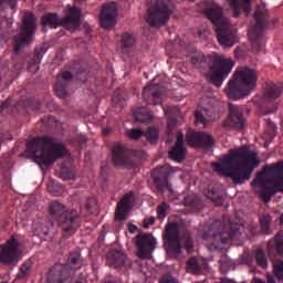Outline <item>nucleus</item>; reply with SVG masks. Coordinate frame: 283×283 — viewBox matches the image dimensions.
Returning a JSON list of instances; mask_svg holds the SVG:
<instances>
[{
  "instance_id": "38",
  "label": "nucleus",
  "mask_w": 283,
  "mask_h": 283,
  "mask_svg": "<svg viewBox=\"0 0 283 283\" xmlns=\"http://www.w3.org/2000/svg\"><path fill=\"white\" fill-rule=\"evenodd\" d=\"M261 223V231L264 235H270L271 233V217L270 216H263L260 219Z\"/></svg>"
},
{
  "instance_id": "39",
  "label": "nucleus",
  "mask_w": 283,
  "mask_h": 283,
  "mask_svg": "<svg viewBox=\"0 0 283 283\" xmlns=\"http://www.w3.org/2000/svg\"><path fill=\"white\" fill-rule=\"evenodd\" d=\"M127 211H129V208H125L117 203L115 209V220H118L119 222L127 220Z\"/></svg>"
},
{
  "instance_id": "48",
  "label": "nucleus",
  "mask_w": 283,
  "mask_h": 283,
  "mask_svg": "<svg viewBox=\"0 0 283 283\" xmlns=\"http://www.w3.org/2000/svg\"><path fill=\"white\" fill-rule=\"evenodd\" d=\"M195 123L196 125H202V127H207V118L200 111L195 112Z\"/></svg>"
},
{
  "instance_id": "23",
  "label": "nucleus",
  "mask_w": 283,
  "mask_h": 283,
  "mask_svg": "<svg viewBox=\"0 0 283 283\" xmlns=\"http://www.w3.org/2000/svg\"><path fill=\"white\" fill-rule=\"evenodd\" d=\"M266 253L270 260H280V258H283V237L280 232L268 242Z\"/></svg>"
},
{
  "instance_id": "47",
  "label": "nucleus",
  "mask_w": 283,
  "mask_h": 283,
  "mask_svg": "<svg viewBox=\"0 0 283 283\" xmlns=\"http://www.w3.org/2000/svg\"><path fill=\"white\" fill-rule=\"evenodd\" d=\"M97 202L95 198H86L84 202V209L88 211V213H92L96 207Z\"/></svg>"
},
{
  "instance_id": "9",
  "label": "nucleus",
  "mask_w": 283,
  "mask_h": 283,
  "mask_svg": "<svg viewBox=\"0 0 283 283\" xmlns=\"http://www.w3.org/2000/svg\"><path fill=\"white\" fill-rule=\"evenodd\" d=\"M254 19L256 23L252 30L249 31V39L251 41L253 52H260L262 50V45H264V35H262V30H266V28L271 25L266 8L258 7L254 12Z\"/></svg>"
},
{
  "instance_id": "53",
  "label": "nucleus",
  "mask_w": 283,
  "mask_h": 283,
  "mask_svg": "<svg viewBox=\"0 0 283 283\" xmlns=\"http://www.w3.org/2000/svg\"><path fill=\"white\" fill-rule=\"evenodd\" d=\"M64 180H74V172L69 171L63 176Z\"/></svg>"
},
{
  "instance_id": "50",
  "label": "nucleus",
  "mask_w": 283,
  "mask_h": 283,
  "mask_svg": "<svg viewBox=\"0 0 283 283\" xmlns=\"http://www.w3.org/2000/svg\"><path fill=\"white\" fill-rule=\"evenodd\" d=\"M3 6H10L11 10L17 8V0H0V8Z\"/></svg>"
},
{
  "instance_id": "18",
  "label": "nucleus",
  "mask_w": 283,
  "mask_h": 283,
  "mask_svg": "<svg viewBox=\"0 0 283 283\" xmlns=\"http://www.w3.org/2000/svg\"><path fill=\"white\" fill-rule=\"evenodd\" d=\"M72 272L67 271V266L62 263H55L51 266L46 273L45 282L46 283H65L73 280Z\"/></svg>"
},
{
  "instance_id": "59",
  "label": "nucleus",
  "mask_w": 283,
  "mask_h": 283,
  "mask_svg": "<svg viewBox=\"0 0 283 283\" xmlns=\"http://www.w3.org/2000/svg\"><path fill=\"white\" fill-rule=\"evenodd\" d=\"M280 224H283V214L280 217Z\"/></svg>"
},
{
  "instance_id": "21",
  "label": "nucleus",
  "mask_w": 283,
  "mask_h": 283,
  "mask_svg": "<svg viewBox=\"0 0 283 283\" xmlns=\"http://www.w3.org/2000/svg\"><path fill=\"white\" fill-rule=\"evenodd\" d=\"M83 264H85V259H83L81 250H73L69 253L66 263L63 266H66L67 272L74 277L76 272L83 269Z\"/></svg>"
},
{
  "instance_id": "49",
  "label": "nucleus",
  "mask_w": 283,
  "mask_h": 283,
  "mask_svg": "<svg viewBox=\"0 0 283 283\" xmlns=\"http://www.w3.org/2000/svg\"><path fill=\"white\" fill-rule=\"evenodd\" d=\"M178 120L174 116L167 117V129L168 132H172L174 127H176Z\"/></svg>"
},
{
  "instance_id": "14",
  "label": "nucleus",
  "mask_w": 283,
  "mask_h": 283,
  "mask_svg": "<svg viewBox=\"0 0 283 283\" xmlns=\"http://www.w3.org/2000/svg\"><path fill=\"white\" fill-rule=\"evenodd\" d=\"M178 171V168L168 166H163L156 168L153 174V182L159 193H165V189H171V184L169 179Z\"/></svg>"
},
{
  "instance_id": "57",
  "label": "nucleus",
  "mask_w": 283,
  "mask_h": 283,
  "mask_svg": "<svg viewBox=\"0 0 283 283\" xmlns=\"http://www.w3.org/2000/svg\"><path fill=\"white\" fill-rule=\"evenodd\" d=\"M6 107H8V102H4L2 105H0V112L6 109Z\"/></svg>"
},
{
  "instance_id": "56",
  "label": "nucleus",
  "mask_w": 283,
  "mask_h": 283,
  "mask_svg": "<svg viewBox=\"0 0 283 283\" xmlns=\"http://www.w3.org/2000/svg\"><path fill=\"white\" fill-rule=\"evenodd\" d=\"M249 229L252 235H255V233H258V227L250 226Z\"/></svg>"
},
{
  "instance_id": "44",
  "label": "nucleus",
  "mask_w": 283,
  "mask_h": 283,
  "mask_svg": "<svg viewBox=\"0 0 283 283\" xmlns=\"http://www.w3.org/2000/svg\"><path fill=\"white\" fill-rule=\"evenodd\" d=\"M31 269H32V265H30V263L22 264L20 268V273L18 274V277L20 280H23V277H28V275H30Z\"/></svg>"
},
{
  "instance_id": "30",
  "label": "nucleus",
  "mask_w": 283,
  "mask_h": 283,
  "mask_svg": "<svg viewBox=\"0 0 283 283\" xmlns=\"http://www.w3.org/2000/svg\"><path fill=\"white\" fill-rule=\"evenodd\" d=\"M275 193H282V191L276 188L275 184H273V187L263 186L260 187L259 198L266 205L268 202H271V198H273Z\"/></svg>"
},
{
  "instance_id": "33",
  "label": "nucleus",
  "mask_w": 283,
  "mask_h": 283,
  "mask_svg": "<svg viewBox=\"0 0 283 283\" xmlns=\"http://www.w3.org/2000/svg\"><path fill=\"white\" fill-rule=\"evenodd\" d=\"M45 51H43V49L41 50H35L33 57L31 59V61L29 62L28 65V71L31 72L32 74H36V72H39V69L41 65V61L43 59V53Z\"/></svg>"
},
{
  "instance_id": "52",
  "label": "nucleus",
  "mask_w": 283,
  "mask_h": 283,
  "mask_svg": "<svg viewBox=\"0 0 283 283\" xmlns=\"http://www.w3.org/2000/svg\"><path fill=\"white\" fill-rule=\"evenodd\" d=\"M185 205H186V207H193V205H196V202L193 201V198L191 196H188L185 198Z\"/></svg>"
},
{
  "instance_id": "12",
  "label": "nucleus",
  "mask_w": 283,
  "mask_h": 283,
  "mask_svg": "<svg viewBox=\"0 0 283 283\" xmlns=\"http://www.w3.org/2000/svg\"><path fill=\"white\" fill-rule=\"evenodd\" d=\"M21 255V243L17 238L11 237L4 244L0 245L1 264H17Z\"/></svg>"
},
{
  "instance_id": "8",
  "label": "nucleus",
  "mask_w": 283,
  "mask_h": 283,
  "mask_svg": "<svg viewBox=\"0 0 283 283\" xmlns=\"http://www.w3.org/2000/svg\"><path fill=\"white\" fill-rule=\"evenodd\" d=\"M36 34V15L27 11L22 17L19 36H13V50L19 53L25 45L32 43V36Z\"/></svg>"
},
{
  "instance_id": "28",
  "label": "nucleus",
  "mask_w": 283,
  "mask_h": 283,
  "mask_svg": "<svg viewBox=\"0 0 283 283\" xmlns=\"http://www.w3.org/2000/svg\"><path fill=\"white\" fill-rule=\"evenodd\" d=\"M283 85L270 83L265 84V92L263 94V98L265 101H275L279 96H282Z\"/></svg>"
},
{
  "instance_id": "35",
  "label": "nucleus",
  "mask_w": 283,
  "mask_h": 283,
  "mask_svg": "<svg viewBox=\"0 0 283 283\" xmlns=\"http://www.w3.org/2000/svg\"><path fill=\"white\" fill-rule=\"evenodd\" d=\"M271 262L273 266L274 276L277 277L280 281H283V260L275 259V260H271Z\"/></svg>"
},
{
  "instance_id": "46",
  "label": "nucleus",
  "mask_w": 283,
  "mask_h": 283,
  "mask_svg": "<svg viewBox=\"0 0 283 283\" xmlns=\"http://www.w3.org/2000/svg\"><path fill=\"white\" fill-rule=\"evenodd\" d=\"M128 136L132 140H138L142 136H145V132L140 128H133L129 130Z\"/></svg>"
},
{
  "instance_id": "6",
  "label": "nucleus",
  "mask_w": 283,
  "mask_h": 283,
  "mask_svg": "<svg viewBox=\"0 0 283 283\" xmlns=\"http://www.w3.org/2000/svg\"><path fill=\"white\" fill-rule=\"evenodd\" d=\"M175 10L176 4L171 0H155L146 9L145 21L150 28H163L167 25Z\"/></svg>"
},
{
  "instance_id": "62",
  "label": "nucleus",
  "mask_w": 283,
  "mask_h": 283,
  "mask_svg": "<svg viewBox=\"0 0 283 283\" xmlns=\"http://www.w3.org/2000/svg\"><path fill=\"white\" fill-rule=\"evenodd\" d=\"M188 1H196V0H188Z\"/></svg>"
},
{
  "instance_id": "29",
  "label": "nucleus",
  "mask_w": 283,
  "mask_h": 283,
  "mask_svg": "<svg viewBox=\"0 0 283 283\" xmlns=\"http://www.w3.org/2000/svg\"><path fill=\"white\" fill-rule=\"evenodd\" d=\"M41 25H48L49 28H63V20L59 18V13H46L41 19Z\"/></svg>"
},
{
  "instance_id": "34",
  "label": "nucleus",
  "mask_w": 283,
  "mask_h": 283,
  "mask_svg": "<svg viewBox=\"0 0 283 283\" xmlns=\"http://www.w3.org/2000/svg\"><path fill=\"white\" fill-rule=\"evenodd\" d=\"M136 45V38L132 33H123L120 39L122 52L127 53L129 50H134Z\"/></svg>"
},
{
  "instance_id": "54",
  "label": "nucleus",
  "mask_w": 283,
  "mask_h": 283,
  "mask_svg": "<svg viewBox=\"0 0 283 283\" xmlns=\"http://www.w3.org/2000/svg\"><path fill=\"white\" fill-rule=\"evenodd\" d=\"M137 229H138V227H136L135 224H133V223L128 224L129 233H136Z\"/></svg>"
},
{
  "instance_id": "41",
  "label": "nucleus",
  "mask_w": 283,
  "mask_h": 283,
  "mask_svg": "<svg viewBox=\"0 0 283 283\" xmlns=\"http://www.w3.org/2000/svg\"><path fill=\"white\" fill-rule=\"evenodd\" d=\"M266 182H271V179H266L264 172H258L256 177L252 180L251 186L255 187V185H258V187H264L266 186Z\"/></svg>"
},
{
  "instance_id": "25",
  "label": "nucleus",
  "mask_w": 283,
  "mask_h": 283,
  "mask_svg": "<svg viewBox=\"0 0 283 283\" xmlns=\"http://www.w3.org/2000/svg\"><path fill=\"white\" fill-rule=\"evenodd\" d=\"M72 73L67 71L62 73L61 75H57V81L55 83L54 90L59 98H67V96H70V93H67V83L72 81Z\"/></svg>"
},
{
  "instance_id": "24",
  "label": "nucleus",
  "mask_w": 283,
  "mask_h": 283,
  "mask_svg": "<svg viewBox=\"0 0 283 283\" xmlns=\"http://www.w3.org/2000/svg\"><path fill=\"white\" fill-rule=\"evenodd\" d=\"M106 264L113 269H120V266H132V261L127 260L125 252L112 250L106 254Z\"/></svg>"
},
{
  "instance_id": "40",
  "label": "nucleus",
  "mask_w": 283,
  "mask_h": 283,
  "mask_svg": "<svg viewBox=\"0 0 283 283\" xmlns=\"http://www.w3.org/2000/svg\"><path fill=\"white\" fill-rule=\"evenodd\" d=\"M182 240H184V249H186L188 253H191L193 251V239L191 238V232L186 231L184 233Z\"/></svg>"
},
{
  "instance_id": "55",
  "label": "nucleus",
  "mask_w": 283,
  "mask_h": 283,
  "mask_svg": "<svg viewBox=\"0 0 283 283\" xmlns=\"http://www.w3.org/2000/svg\"><path fill=\"white\" fill-rule=\"evenodd\" d=\"M174 109H176V108H171V107L167 106V107H164V113L166 116H169V114H171V112H174Z\"/></svg>"
},
{
  "instance_id": "51",
  "label": "nucleus",
  "mask_w": 283,
  "mask_h": 283,
  "mask_svg": "<svg viewBox=\"0 0 283 283\" xmlns=\"http://www.w3.org/2000/svg\"><path fill=\"white\" fill-rule=\"evenodd\" d=\"M155 223H156V218L155 217H149L147 219H144L143 227H144V229H149V227H151Z\"/></svg>"
},
{
  "instance_id": "20",
  "label": "nucleus",
  "mask_w": 283,
  "mask_h": 283,
  "mask_svg": "<svg viewBox=\"0 0 283 283\" xmlns=\"http://www.w3.org/2000/svg\"><path fill=\"white\" fill-rule=\"evenodd\" d=\"M168 158L175 163H182L187 158V148L185 147V135L182 132L177 133V142L168 151Z\"/></svg>"
},
{
  "instance_id": "17",
  "label": "nucleus",
  "mask_w": 283,
  "mask_h": 283,
  "mask_svg": "<svg viewBox=\"0 0 283 283\" xmlns=\"http://www.w3.org/2000/svg\"><path fill=\"white\" fill-rule=\"evenodd\" d=\"M116 17H118V6L116 2L103 4L99 21L104 30H112L116 25Z\"/></svg>"
},
{
  "instance_id": "7",
  "label": "nucleus",
  "mask_w": 283,
  "mask_h": 283,
  "mask_svg": "<svg viewBox=\"0 0 283 283\" xmlns=\"http://www.w3.org/2000/svg\"><path fill=\"white\" fill-rule=\"evenodd\" d=\"M209 72L206 76L212 85L216 87H222V81L231 74L233 62L222 55H218V53L209 55Z\"/></svg>"
},
{
  "instance_id": "19",
  "label": "nucleus",
  "mask_w": 283,
  "mask_h": 283,
  "mask_svg": "<svg viewBox=\"0 0 283 283\" xmlns=\"http://www.w3.org/2000/svg\"><path fill=\"white\" fill-rule=\"evenodd\" d=\"M165 88L160 84H148L144 87L142 96L147 105H163Z\"/></svg>"
},
{
  "instance_id": "42",
  "label": "nucleus",
  "mask_w": 283,
  "mask_h": 283,
  "mask_svg": "<svg viewBox=\"0 0 283 283\" xmlns=\"http://www.w3.org/2000/svg\"><path fill=\"white\" fill-rule=\"evenodd\" d=\"M132 200H134V191H129L128 193L124 195L117 205H119V207L129 209V207H132Z\"/></svg>"
},
{
  "instance_id": "22",
  "label": "nucleus",
  "mask_w": 283,
  "mask_h": 283,
  "mask_svg": "<svg viewBox=\"0 0 283 283\" xmlns=\"http://www.w3.org/2000/svg\"><path fill=\"white\" fill-rule=\"evenodd\" d=\"M112 160L114 167H125L129 165V149L122 144H116L112 149Z\"/></svg>"
},
{
  "instance_id": "10",
  "label": "nucleus",
  "mask_w": 283,
  "mask_h": 283,
  "mask_svg": "<svg viewBox=\"0 0 283 283\" xmlns=\"http://www.w3.org/2000/svg\"><path fill=\"white\" fill-rule=\"evenodd\" d=\"M238 233V226L232 223L224 224L222 221H214L208 230V235L216 249H218L220 244H227L229 240L235 238Z\"/></svg>"
},
{
  "instance_id": "60",
  "label": "nucleus",
  "mask_w": 283,
  "mask_h": 283,
  "mask_svg": "<svg viewBox=\"0 0 283 283\" xmlns=\"http://www.w3.org/2000/svg\"><path fill=\"white\" fill-rule=\"evenodd\" d=\"M211 198V200H216V198H218V197H216V195H213L212 197H210Z\"/></svg>"
},
{
  "instance_id": "16",
  "label": "nucleus",
  "mask_w": 283,
  "mask_h": 283,
  "mask_svg": "<svg viewBox=\"0 0 283 283\" xmlns=\"http://www.w3.org/2000/svg\"><path fill=\"white\" fill-rule=\"evenodd\" d=\"M81 17H83V11L76 6H66L64 10V17L62 18V28L74 32L81 28Z\"/></svg>"
},
{
  "instance_id": "63",
  "label": "nucleus",
  "mask_w": 283,
  "mask_h": 283,
  "mask_svg": "<svg viewBox=\"0 0 283 283\" xmlns=\"http://www.w3.org/2000/svg\"><path fill=\"white\" fill-rule=\"evenodd\" d=\"M0 283H8V282H0Z\"/></svg>"
},
{
  "instance_id": "13",
  "label": "nucleus",
  "mask_w": 283,
  "mask_h": 283,
  "mask_svg": "<svg viewBox=\"0 0 283 283\" xmlns=\"http://www.w3.org/2000/svg\"><path fill=\"white\" fill-rule=\"evenodd\" d=\"M135 247L139 260H150L156 249V238L151 233H139L135 238Z\"/></svg>"
},
{
  "instance_id": "5",
  "label": "nucleus",
  "mask_w": 283,
  "mask_h": 283,
  "mask_svg": "<svg viewBox=\"0 0 283 283\" xmlns=\"http://www.w3.org/2000/svg\"><path fill=\"white\" fill-rule=\"evenodd\" d=\"M49 213L57 227L62 229L63 238H72L81 229V214L78 211L70 210L59 201L50 203Z\"/></svg>"
},
{
  "instance_id": "58",
  "label": "nucleus",
  "mask_w": 283,
  "mask_h": 283,
  "mask_svg": "<svg viewBox=\"0 0 283 283\" xmlns=\"http://www.w3.org/2000/svg\"><path fill=\"white\" fill-rule=\"evenodd\" d=\"M113 101L114 103H118L119 101H122L120 97L116 96V94L113 96Z\"/></svg>"
},
{
  "instance_id": "36",
  "label": "nucleus",
  "mask_w": 283,
  "mask_h": 283,
  "mask_svg": "<svg viewBox=\"0 0 283 283\" xmlns=\"http://www.w3.org/2000/svg\"><path fill=\"white\" fill-rule=\"evenodd\" d=\"M255 261L258 266H261V269H266L269 266V261H266V254L262 249L255 250Z\"/></svg>"
},
{
  "instance_id": "4",
  "label": "nucleus",
  "mask_w": 283,
  "mask_h": 283,
  "mask_svg": "<svg viewBox=\"0 0 283 283\" xmlns=\"http://www.w3.org/2000/svg\"><path fill=\"white\" fill-rule=\"evenodd\" d=\"M205 14L212 25H216L217 39L222 48H233L237 31L229 19L224 18L222 7L212 3L206 9Z\"/></svg>"
},
{
  "instance_id": "11",
  "label": "nucleus",
  "mask_w": 283,
  "mask_h": 283,
  "mask_svg": "<svg viewBox=\"0 0 283 283\" xmlns=\"http://www.w3.org/2000/svg\"><path fill=\"white\" fill-rule=\"evenodd\" d=\"M164 242L166 244V251L168 255H180L182 245L180 244V227L176 222H169L166 224L164 231Z\"/></svg>"
},
{
  "instance_id": "15",
  "label": "nucleus",
  "mask_w": 283,
  "mask_h": 283,
  "mask_svg": "<svg viewBox=\"0 0 283 283\" xmlns=\"http://www.w3.org/2000/svg\"><path fill=\"white\" fill-rule=\"evenodd\" d=\"M186 143L189 147L211 149V147L216 145V138H213V135L206 132L188 130L186 134Z\"/></svg>"
},
{
  "instance_id": "26",
  "label": "nucleus",
  "mask_w": 283,
  "mask_h": 283,
  "mask_svg": "<svg viewBox=\"0 0 283 283\" xmlns=\"http://www.w3.org/2000/svg\"><path fill=\"white\" fill-rule=\"evenodd\" d=\"M229 107V118L232 127L235 129H244V125H247V119H244V115L240 112V107L238 105L228 104Z\"/></svg>"
},
{
  "instance_id": "1",
  "label": "nucleus",
  "mask_w": 283,
  "mask_h": 283,
  "mask_svg": "<svg viewBox=\"0 0 283 283\" xmlns=\"http://www.w3.org/2000/svg\"><path fill=\"white\" fill-rule=\"evenodd\" d=\"M211 167L217 174L231 178L234 185H244L251 180V174L256 167H260L258 153L250 150L247 146L230 149L229 154L219 159V163H212Z\"/></svg>"
},
{
  "instance_id": "43",
  "label": "nucleus",
  "mask_w": 283,
  "mask_h": 283,
  "mask_svg": "<svg viewBox=\"0 0 283 283\" xmlns=\"http://www.w3.org/2000/svg\"><path fill=\"white\" fill-rule=\"evenodd\" d=\"M169 211V205L163 202L157 207V219L165 220L167 218V212Z\"/></svg>"
},
{
  "instance_id": "3",
  "label": "nucleus",
  "mask_w": 283,
  "mask_h": 283,
  "mask_svg": "<svg viewBox=\"0 0 283 283\" xmlns=\"http://www.w3.org/2000/svg\"><path fill=\"white\" fill-rule=\"evenodd\" d=\"M258 85V71L247 66L239 67L228 84L226 93L232 101L249 96Z\"/></svg>"
},
{
  "instance_id": "32",
  "label": "nucleus",
  "mask_w": 283,
  "mask_h": 283,
  "mask_svg": "<svg viewBox=\"0 0 283 283\" xmlns=\"http://www.w3.org/2000/svg\"><path fill=\"white\" fill-rule=\"evenodd\" d=\"M134 118L137 123H151L154 114L147 107L142 106L134 112Z\"/></svg>"
},
{
  "instance_id": "27",
  "label": "nucleus",
  "mask_w": 283,
  "mask_h": 283,
  "mask_svg": "<svg viewBox=\"0 0 283 283\" xmlns=\"http://www.w3.org/2000/svg\"><path fill=\"white\" fill-rule=\"evenodd\" d=\"M230 3V8L232 9V17L238 18L242 12H244L245 17H249V12H251V0H227Z\"/></svg>"
},
{
  "instance_id": "45",
  "label": "nucleus",
  "mask_w": 283,
  "mask_h": 283,
  "mask_svg": "<svg viewBox=\"0 0 283 283\" xmlns=\"http://www.w3.org/2000/svg\"><path fill=\"white\" fill-rule=\"evenodd\" d=\"M190 63L192 65H200V63H205V53H195L190 56Z\"/></svg>"
},
{
  "instance_id": "61",
  "label": "nucleus",
  "mask_w": 283,
  "mask_h": 283,
  "mask_svg": "<svg viewBox=\"0 0 283 283\" xmlns=\"http://www.w3.org/2000/svg\"><path fill=\"white\" fill-rule=\"evenodd\" d=\"M103 134L106 135V134H107V130L104 129V130H103Z\"/></svg>"
},
{
  "instance_id": "31",
  "label": "nucleus",
  "mask_w": 283,
  "mask_h": 283,
  "mask_svg": "<svg viewBox=\"0 0 283 283\" xmlns=\"http://www.w3.org/2000/svg\"><path fill=\"white\" fill-rule=\"evenodd\" d=\"M207 268V263L200 262L197 258H190L187 261V272L192 273V275H200L202 269Z\"/></svg>"
},
{
  "instance_id": "2",
  "label": "nucleus",
  "mask_w": 283,
  "mask_h": 283,
  "mask_svg": "<svg viewBox=\"0 0 283 283\" xmlns=\"http://www.w3.org/2000/svg\"><path fill=\"white\" fill-rule=\"evenodd\" d=\"M27 149L33 155L34 163L50 167L56 160L70 156V150L63 142H57L56 138L50 136H40L31 139L27 144Z\"/></svg>"
},
{
  "instance_id": "37",
  "label": "nucleus",
  "mask_w": 283,
  "mask_h": 283,
  "mask_svg": "<svg viewBox=\"0 0 283 283\" xmlns=\"http://www.w3.org/2000/svg\"><path fill=\"white\" fill-rule=\"evenodd\" d=\"M144 136L149 143H156L160 137V132L156 127H150L144 133Z\"/></svg>"
}]
</instances>
